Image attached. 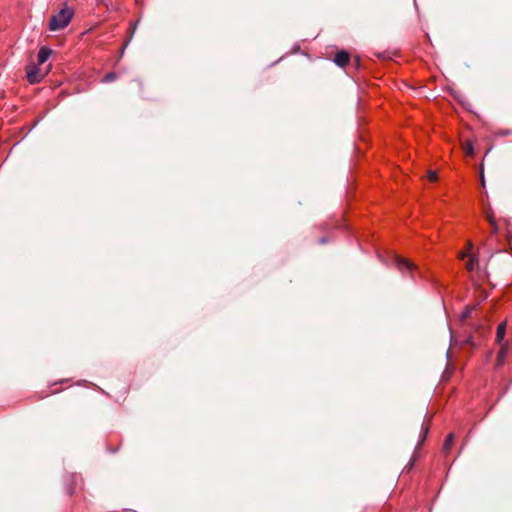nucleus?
I'll use <instances>...</instances> for the list:
<instances>
[{
  "mask_svg": "<svg viewBox=\"0 0 512 512\" xmlns=\"http://www.w3.org/2000/svg\"><path fill=\"white\" fill-rule=\"evenodd\" d=\"M428 429H429V428H428L427 426H425V427H424V426H422V430H423V431H422V432H423V440L425 439V437H426V435H427V433H428Z\"/></svg>",
  "mask_w": 512,
  "mask_h": 512,
  "instance_id": "15",
  "label": "nucleus"
},
{
  "mask_svg": "<svg viewBox=\"0 0 512 512\" xmlns=\"http://www.w3.org/2000/svg\"><path fill=\"white\" fill-rule=\"evenodd\" d=\"M74 15L73 8L66 4L49 20V28L51 30H62L68 26Z\"/></svg>",
  "mask_w": 512,
  "mask_h": 512,
  "instance_id": "2",
  "label": "nucleus"
},
{
  "mask_svg": "<svg viewBox=\"0 0 512 512\" xmlns=\"http://www.w3.org/2000/svg\"><path fill=\"white\" fill-rule=\"evenodd\" d=\"M394 262L395 266L402 273V275H407L412 279H415L416 275L418 274V266L415 263L401 256H395Z\"/></svg>",
  "mask_w": 512,
  "mask_h": 512,
  "instance_id": "3",
  "label": "nucleus"
},
{
  "mask_svg": "<svg viewBox=\"0 0 512 512\" xmlns=\"http://www.w3.org/2000/svg\"><path fill=\"white\" fill-rule=\"evenodd\" d=\"M53 53L54 51L46 45L39 48L36 62H31L26 66V79L29 84L40 83L50 73L52 64L45 65V63Z\"/></svg>",
  "mask_w": 512,
  "mask_h": 512,
  "instance_id": "1",
  "label": "nucleus"
},
{
  "mask_svg": "<svg viewBox=\"0 0 512 512\" xmlns=\"http://www.w3.org/2000/svg\"><path fill=\"white\" fill-rule=\"evenodd\" d=\"M455 441V435L454 433H449L443 443L442 452L444 454H448L450 450L452 449Z\"/></svg>",
  "mask_w": 512,
  "mask_h": 512,
  "instance_id": "6",
  "label": "nucleus"
},
{
  "mask_svg": "<svg viewBox=\"0 0 512 512\" xmlns=\"http://www.w3.org/2000/svg\"><path fill=\"white\" fill-rule=\"evenodd\" d=\"M474 309H475V306H469V305H468V306H466V307L464 308V310H463V311L461 312V314H460V319H461V320H466L467 318H469V317H470V315H471V313H472V311H473Z\"/></svg>",
  "mask_w": 512,
  "mask_h": 512,
  "instance_id": "10",
  "label": "nucleus"
},
{
  "mask_svg": "<svg viewBox=\"0 0 512 512\" xmlns=\"http://www.w3.org/2000/svg\"><path fill=\"white\" fill-rule=\"evenodd\" d=\"M350 61L351 54L347 50H340L333 57V62L340 68H345Z\"/></svg>",
  "mask_w": 512,
  "mask_h": 512,
  "instance_id": "4",
  "label": "nucleus"
},
{
  "mask_svg": "<svg viewBox=\"0 0 512 512\" xmlns=\"http://www.w3.org/2000/svg\"><path fill=\"white\" fill-rule=\"evenodd\" d=\"M117 75L115 72H109L107 73L104 77H103V82L105 83H109V82H112L116 79Z\"/></svg>",
  "mask_w": 512,
  "mask_h": 512,
  "instance_id": "11",
  "label": "nucleus"
},
{
  "mask_svg": "<svg viewBox=\"0 0 512 512\" xmlns=\"http://www.w3.org/2000/svg\"><path fill=\"white\" fill-rule=\"evenodd\" d=\"M487 219H488V222L490 223V225L492 226L493 228V232H497L498 230V227H497V224H496V221H495V218L493 217V215H488L487 216Z\"/></svg>",
  "mask_w": 512,
  "mask_h": 512,
  "instance_id": "14",
  "label": "nucleus"
},
{
  "mask_svg": "<svg viewBox=\"0 0 512 512\" xmlns=\"http://www.w3.org/2000/svg\"><path fill=\"white\" fill-rule=\"evenodd\" d=\"M506 327H507L506 321H502L501 323L498 324L497 329H496L495 341L500 347H503L504 346L503 344L507 341V340H505Z\"/></svg>",
  "mask_w": 512,
  "mask_h": 512,
  "instance_id": "5",
  "label": "nucleus"
},
{
  "mask_svg": "<svg viewBox=\"0 0 512 512\" xmlns=\"http://www.w3.org/2000/svg\"><path fill=\"white\" fill-rule=\"evenodd\" d=\"M472 249H473V245H472V243H471V242H468V244H467V249H466L465 251H461V252L458 254L459 259L463 260V259H465L466 257H470V255H473V254L471 253Z\"/></svg>",
  "mask_w": 512,
  "mask_h": 512,
  "instance_id": "8",
  "label": "nucleus"
},
{
  "mask_svg": "<svg viewBox=\"0 0 512 512\" xmlns=\"http://www.w3.org/2000/svg\"><path fill=\"white\" fill-rule=\"evenodd\" d=\"M320 242H321V243H326V238H322V239L320 240Z\"/></svg>",
  "mask_w": 512,
  "mask_h": 512,
  "instance_id": "17",
  "label": "nucleus"
},
{
  "mask_svg": "<svg viewBox=\"0 0 512 512\" xmlns=\"http://www.w3.org/2000/svg\"><path fill=\"white\" fill-rule=\"evenodd\" d=\"M355 61H356L357 65H359V61H360V60H359V58H358V57L355 59Z\"/></svg>",
  "mask_w": 512,
  "mask_h": 512,
  "instance_id": "18",
  "label": "nucleus"
},
{
  "mask_svg": "<svg viewBox=\"0 0 512 512\" xmlns=\"http://www.w3.org/2000/svg\"><path fill=\"white\" fill-rule=\"evenodd\" d=\"M57 392H59V390H57V389L50 391L51 394H54V393H57Z\"/></svg>",
  "mask_w": 512,
  "mask_h": 512,
  "instance_id": "16",
  "label": "nucleus"
},
{
  "mask_svg": "<svg viewBox=\"0 0 512 512\" xmlns=\"http://www.w3.org/2000/svg\"><path fill=\"white\" fill-rule=\"evenodd\" d=\"M375 56L379 59H391L392 56H391V53L390 52H387V51H384V52H378V53H375Z\"/></svg>",
  "mask_w": 512,
  "mask_h": 512,
  "instance_id": "12",
  "label": "nucleus"
},
{
  "mask_svg": "<svg viewBox=\"0 0 512 512\" xmlns=\"http://www.w3.org/2000/svg\"><path fill=\"white\" fill-rule=\"evenodd\" d=\"M478 263V258L473 254V255H470L468 261L466 262V269L471 272L475 269V266L477 265Z\"/></svg>",
  "mask_w": 512,
  "mask_h": 512,
  "instance_id": "7",
  "label": "nucleus"
},
{
  "mask_svg": "<svg viewBox=\"0 0 512 512\" xmlns=\"http://www.w3.org/2000/svg\"><path fill=\"white\" fill-rule=\"evenodd\" d=\"M464 150H465V154L467 156H473V154H474L473 142L470 140H466L464 143Z\"/></svg>",
  "mask_w": 512,
  "mask_h": 512,
  "instance_id": "9",
  "label": "nucleus"
},
{
  "mask_svg": "<svg viewBox=\"0 0 512 512\" xmlns=\"http://www.w3.org/2000/svg\"><path fill=\"white\" fill-rule=\"evenodd\" d=\"M427 178H428V180H429V181H431V182H435V181H437V180H438V174H437V172H436V171H434V170H430V171L428 172V174H427Z\"/></svg>",
  "mask_w": 512,
  "mask_h": 512,
  "instance_id": "13",
  "label": "nucleus"
}]
</instances>
